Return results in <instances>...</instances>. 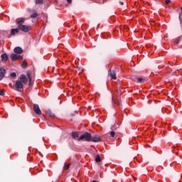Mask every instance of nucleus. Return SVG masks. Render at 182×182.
Returning a JSON list of instances; mask_svg holds the SVG:
<instances>
[{
	"mask_svg": "<svg viewBox=\"0 0 182 182\" xmlns=\"http://www.w3.org/2000/svg\"><path fill=\"white\" fill-rule=\"evenodd\" d=\"M136 80H137V82H139V83H144V78H141V77H136Z\"/></svg>",
	"mask_w": 182,
	"mask_h": 182,
	"instance_id": "2eb2a0df",
	"label": "nucleus"
},
{
	"mask_svg": "<svg viewBox=\"0 0 182 182\" xmlns=\"http://www.w3.org/2000/svg\"><path fill=\"white\" fill-rule=\"evenodd\" d=\"M14 53H17L18 55H21V53H23V50L21 47H16L14 48Z\"/></svg>",
	"mask_w": 182,
	"mask_h": 182,
	"instance_id": "6e6552de",
	"label": "nucleus"
},
{
	"mask_svg": "<svg viewBox=\"0 0 182 182\" xmlns=\"http://www.w3.org/2000/svg\"><path fill=\"white\" fill-rule=\"evenodd\" d=\"M48 116H50V117H55V114L52 113L50 111L47 112Z\"/></svg>",
	"mask_w": 182,
	"mask_h": 182,
	"instance_id": "dca6fc26",
	"label": "nucleus"
},
{
	"mask_svg": "<svg viewBox=\"0 0 182 182\" xmlns=\"http://www.w3.org/2000/svg\"><path fill=\"white\" fill-rule=\"evenodd\" d=\"M18 29L20 31H22V32H25L26 33H27V32L32 29V27H31V26L22 25L18 26Z\"/></svg>",
	"mask_w": 182,
	"mask_h": 182,
	"instance_id": "7ed1b4c3",
	"label": "nucleus"
},
{
	"mask_svg": "<svg viewBox=\"0 0 182 182\" xmlns=\"http://www.w3.org/2000/svg\"><path fill=\"white\" fill-rule=\"evenodd\" d=\"M72 136L73 139H75V140H79V134L77 132H73Z\"/></svg>",
	"mask_w": 182,
	"mask_h": 182,
	"instance_id": "ddd939ff",
	"label": "nucleus"
},
{
	"mask_svg": "<svg viewBox=\"0 0 182 182\" xmlns=\"http://www.w3.org/2000/svg\"><path fill=\"white\" fill-rule=\"evenodd\" d=\"M16 24L18 25V28H19V26L23 25V23H25V18H17L16 20Z\"/></svg>",
	"mask_w": 182,
	"mask_h": 182,
	"instance_id": "423d86ee",
	"label": "nucleus"
},
{
	"mask_svg": "<svg viewBox=\"0 0 182 182\" xmlns=\"http://www.w3.org/2000/svg\"><path fill=\"white\" fill-rule=\"evenodd\" d=\"M165 2L166 4H170V2H171V0H165Z\"/></svg>",
	"mask_w": 182,
	"mask_h": 182,
	"instance_id": "393cba45",
	"label": "nucleus"
},
{
	"mask_svg": "<svg viewBox=\"0 0 182 182\" xmlns=\"http://www.w3.org/2000/svg\"><path fill=\"white\" fill-rule=\"evenodd\" d=\"M28 83V78L25 75H21L18 77V80L16 81L15 84L13 86L14 90H16V92H22V89H23V85H26Z\"/></svg>",
	"mask_w": 182,
	"mask_h": 182,
	"instance_id": "f257e3e1",
	"label": "nucleus"
},
{
	"mask_svg": "<svg viewBox=\"0 0 182 182\" xmlns=\"http://www.w3.org/2000/svg\"><path fill=\"white\" fill-rule=\"evenodd\" d=\"M11 60H13V62H14L15 60H18V59H19V55L16 54H12L11 55Z\"/></svg>",
	"mask_w": 182,
	"mask_h": 182,
	"instance_id": "f8f14e48",
	"label": "nucleus"
},
{
	"mask_svg": "<svg viewBox=\"0 0 182 182\" xmlns=\"http://www.w3.org/2000/svg\"><path fill=\"white\" fill-rule=\"evenodd\" d=\"M30 16H31V18H36V16H38V14L36 12H34Z\"/></svg>",
	"mask_w": 182,
	"mask_h": 182,
	"instance_id": "6ab92c4d",
	"label": "nucleus"
},
{
	"mask_svg": "<svg viewBox=\"0 0 182 182\" xmlns=\"http://www.w3.org/2000/svg\"><path fill=\"white\" fill-rule=\"evenodd\" d=\"M2 62H6L8 60V54L4 53L1 55Z\"/></svg>",
	"mask_w": 182,
	"mask_h": 182,
	"instance_id": "9b49d317",
	"label": "nucleus"
},
{
	"mask_svg": "<svg viewBox=\"0 0 182 182\" xmlns=\"http://www.w3.org/2000/svg\"><path fill=\"white\" fill-rule=\"evenodd\" d=\"M23 69H26V66H27V64L26 63H23L22 65H21Z\"/></svg>",
	"mask_w": 182,
	"mask_h": 182,
	"instance_id": "4be33fe9",
	"label": "nucleus"
},
{
	"mask_svg": "<svg viewBox=\"0 0 182 182\" xmlns=\"http://www.w3.org/2000/svg\"><path fill=\"white\" fill-rule=\"evenodd\" d=\"M85 140V141H92V134L88 132H85L84 134L81 135L80 137L78 139V141L80 140Z\"/></svg>",
	"mask_w": 182,
	"mask_h": 182,
	"instance_id": "f03ea898",
	"label": "nucleus"
},
{
	"mask_svg": "<svg viewBox=\"0 0 182 182\" xmlns=\"http://www.w3.org/2000/svg\"><path fill=\"white\" fill-rule=\"evenodd\" d=\"M33 110L36 114H42V111H41V108H39L38 105H33Z\"/></svg>",
	"mask_w": 182,
	"mask_h": 182,
	"instance_id": "20e7f679",
	"label": "nucleus"
},
{
	"mask_svg": "<svg viewBox=\"0 0 182 182\" xmlns=\"http://www.w3.org/2000/svg\"><path fill=\"white\" fill-rule=\"evenodd\" d=\"M36 4L37 5H41V4H43V0H36Z\"/></svg>",
	"mask_w": 182,
	"mask_h": 182,
	"instance_id": "a211bd4d",
	"label": "nucleus"
},
{
	"mask_svg": "<svg viewBox=\"0 0 182 182\" xmlns=\"http://www.w3.org/2000/svg\"><path fill=\"white\" fill-rule=\"evenodd\" d=\"M5 95V92H4V90H0V96H4Z\"/></svg>",
	"mask_w": 182,
	"mask_h": 182,
	"instance_id": "5701e85b",
	"label": "nucleus"
},
{
	"mask_svg": "<svg viewBox=\"0 0 182 182\" xmlns=\"http://www.w3.org/2000/svg\"><path fill=\"white\" fill-rule=\"evenodd\" d=\"M19 27H18L17 28H12L11 30V35L12 36H15V35H16V33H19Z\"/></svg>",
	"mask_w": 182,
	"mask_h": 182,
	"instance_id": "0eeeda50",
	"label": "nucleus"
},
{
	"mask_svg": "<svg viewBox=\"0 0 182 182\" xmlns=\"http://www.w3.org/2000/svg\"><path fill=\"white\" fill-rule=\"evenodd\" d=\"M67 2H68V4H72V0H67Z\"/></svg>",
	"mask_w": 182,
	"mask_h": 182,
	"instance_id": "a878e982",
	"label": "nucleus"
},
{
	"mask_svg": "<svg viewBox=\"0 0 182 182\" xmlns=\"http://www.w3.org/2000/svg\"><path fill=\"white\" fill-rule=\"evenodd\" d=\"M92 182H97L96 181H92Z\"/></svg>",
	"mask_w": 182,
	"mask_h": 182,
	"instance_id": "bb28decb",
	"label": "nucleus"
},
{
	"mask_svg": "<svg viewBox=\"0 0 182 182\" xmlns=\"http://www.w3.org/2000/svg\"><path fill=\"white\" fill-rule=\"evenodd\" d=\"M27 76L29 80V85H31V83L32 82V77H31V73H28Z\"/></svg>",
	"mask_w": 182,
	"mask_h": 182,
	"instance_id": "f3484780",
	"label": "nucleus"
},
{
	"mask_svg": "<svg viewBox=\"0 0 182 182\" xmlns=\"http://www.w3.org/2000/svg\"><path fill=\"white\" fill-rule=\"evenodd\" d=\"M96 163H100L102 161V159L100 158V155H97L95 158Z\"/></svg>",
	"mask_w": 182,
	"mask_h": 182,
	"instance_id": "4468645a",
	"label": "nucleus"
},
{
	"mask_svg": "<svg viewBox=\"0 0 182 182\" xmlns=\"http://www.w3.org/2000/svg\"><path fill=\"white\" fill-rule=\"evenodd\" d=\"M102 140V137L99 135H95L94 136H91V141H92L94 143H97Z\"/></svg>",
	"mask_w": 182,
	"mask_h": 182,
	"instance_id": "39448f33",
	"label": "nucleus"
},
{
	"mask_svg": "<svg viewBox=\"0 0 182 182\" xmlns=\"http://www.w3.org/2000/svg\"><path fill=\"white\" fill-rule=\"evenodd\" d=\"M110 135H111L112 137H114V135H115L114 131H112V132H110Z\"/></svg>",
	"mask_w": 182,
	"mask_h": 182,
	"instance_id": "b1692460",
	"label": "nucleus"
},
{
	"mask_svg": "<svg viewBox=\"0 0 182 182\" xmlns=\"http://www.w3.org/2000/svg\"><path fill=\"white\" fill-rule=\"evenodd\" d=\"M5 73H6V70L4 68H0V80L4 79V76H5Z\"/></svg>",
	"mask_w": 182,
	"mask_h": 182,
	"instance_id": "1a4fd4ad",
	"label": "nucleus"
},
{
	"mask_svg": "<svg viewBox=\"0 0 182 182\" xmlns=\"http://www.w3.org/2000/svg\"><path fill=\"white\" fill-rule=\"evenodd\" d=\"M109 75L110 77H112V79H114V80L117 79L116 73H114V71L109 70Z\"/></svg>",
	"mask_w": 182,
	"mask_h": 182,
	"instance_id": "9d476101",
	"label": "nucleus"
},
{
	"mask_svg": "<svg viewBox=\"0 0 182 182\" xmlns=\"http://www.w3.org/2000/svg\"><path fill=\"white\" fill-rule=\"evenodd\" d=\"M10 76H11V77H16V73H11L10 74Z\"/></svg>",
	"mask_w": 182,
	"mask_h": 182,
	"instance_id": "412c9836",
	"label": "nucleus"
},
{
	"mask_svg": "<svg viewBox=\"0 0 182 182\" xmlns=\"http://www.w3.org/2000/svg\"><path fill=\"white\" fill-rule=\"evenodd\" d=\"M69 167H70V164L65 165L64 166V170H69Z\"/></svg>",
	"mask_w": 182,
	"mask_h": 182,
	"instance_id": "aec40b11",
	"label": "nucleus"
}]
</instances>
